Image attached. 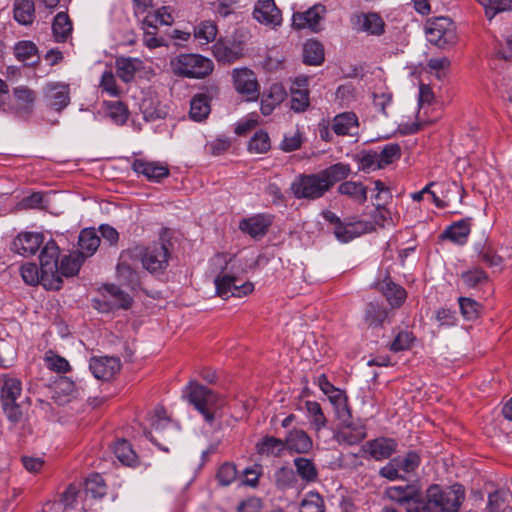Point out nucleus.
Listing matches in <instances>:
<instances>
[{
  "mask_svg": "<svg viewBox=\"0 0 512 512\" xmlns=\"http://www.w3.org/2000/svg\"><path fill=\"white\" fill-rule=\"evenodd\" d=\"M255 451L261 457L279 458L285 451V443L283 439L266 435L256 443Z\"/></svg>",
  "mask_w": 512,
  "mask_h": 512,
  "instance_id": "27",
  "label": "nucleus"
},
{
  "mask_svg": "<svg viewBox=\"0 0 512 512\" xmlns=\"http://www.w3.org/2000/svg\"><path fill=\"white\" fill-rule=\"evenodd\" d=\"M240 279L228 274H220L215 278L216 293L223 299L230 297H244L254 291V284L250 281L240 283Z\"/></svg>",
  "mask_w": 512,
  "mask_h": 512,
  "instance_id": "8",
  "label": "nucleus"
},
{
  "mask_svg": "<svg viewBox=\"0 0 512 512\" xmlns=\"http://www.w3.org/2000/svg\"><path fill=\"white\" fill-rule=\"evenodd\" d=\"M324 182L320 172L300 174L295 177L290 189L297 199L316 200L328 192L327 185Z\"/></svg>",
  "mask_w": 512,
  "mask_h": 512,
  "instance_id": "5",
  "label": "nucleus"
},
{
  "mask_svg": "<svg viewBox=\"0 0 512 512\" xmlns=\"http://www.w3.org/2000/svg\"><path fill=\"white\" fill-rule=\"evenodd\" d=\"M463 283L468 288H477L486 284L489 280L488 274L481 268H474L461 274Z\"/></svg>",
  "mask_w": 512,
  "mask_h": 512,
  "instance_id": "50",
  "label": "nucleus"
},
{
  "mask_svg": "<svg viewBox=\"0 0 512 512\" xmlns=\"http://www.w3.org/2000/svg\"><path fill=\"white\" fill-rule=\"evenodd\" d=\"M169 255L165 244L154 243L144 250L141 262L143 267L150 273L162 272L168 266Z\"/></svg>",
  "mask_w": 512,
  "mask_h": 512,
  "instance_id": "12",
  "label": "nucleus"
},
{
  "mask_svg": "<svg viewBox=\"0 0 512 512\" xmlns=\"http://www.w3.org/2000/svg\"><path fill=\"white\" fill-rule=\"evenodd\" d=\"M213 55L220 62L230 63L241 56V49L229 41L219 39L213 45Z\"/></svg>",
  "mask_w": 512,
  "mask_h": 512,
  "instance_id": "37",
  "label": "nucleus"
},
{
  "mask_svg": "<svg viewBox=\"0 0 512 512\" xmlns=\"http://www.w3.org/2000/svg\"><path fill=\"white\" fill-rule=\"evenodd\" d=\"M271 147L270 138L267 132L259 130L255 132L248 143V150L251 153H266Z\"/></svg>",
  "mask_w": 512,
  "mask_h": 512,
  "instance_id": "53",
  "label": "nucleus"
},
{
  "mask_svg": "<svg viewBox=\"0 0 512 512\" xmlns=\"http://www.w3.org/2000/svg\"><path fill=\"white\" fill-rule=\"evenodd\" d=\"M85 257L78 252H71L65 255L59 263V275L65 277H73L78 274Z\"/></svg>",
  "mask_w": 512,
  "mask_h": 512,
  "instance_id": "40",
  "label": "nucleus"
},
{
  "mask_svg": "<svg viewBox=\"0 0 512 512\" xmlns=\"http://www.w3.org/2000/svg\"><path fill=\"white\" fill-rule=\"evenodd\" d=\"M317 384L321 391L328 395L333 403L345 404V397L342 395L340 390L334 387L325 374H321L317 377Z\"/></svg>",
  "mask_w": 512,
  "mask_h": 512,
  "instance_id": "54",
  "label": "nucleus"
},
{
  "mask_svg": "<svg viewBox=\"0 0 512 512\" xmlns=\"http://www.w3.org/2000/svg\"><path fill=\"white\" fill-rule=\"evenodd\" d=\"M85 493L94 499H101L107 493L104 478L98 474H91L85 481Z\"/></svg>",
  "mask_w": 512,
  "mask_h": 512,
  "instance_id": "48",
  "label": "nucleus"
},
{
  "mask_svg": "<svg viewBox=\"0 0 512 512\" xmlns=\"http://www.w3.org/2000/svg\"><path fill=\"white\" fill-rule=\"evenodd\" d=\"M104 304L109 309H129L133 303V298L115 284H105L102 287Z\"/></svg>",
  "mask_w": 512,
  "mask_h": 512,
  "instance_id": "21",
  "label": "nucleus"
},
{
  "mask_svg": "<svg viewBox=\"0 0 512 512\" xmlns=\"http://www.w3.org/2000/svg\"><path fill=\"white\" fill-rule=\"evenodd\" d=\"M271 223L272 220L269 215L256 214L242 219L239 223V229L253 238H258L267 233Z\"/></svg>",
  "mask_w": 512,
  "mask_h": 512,
  "instance_id": "23",
  "label": "nucleus"
},
{
  "mask_svg": "<svg viewBox=\"0 0 512 512\" xmlns=\"http://www.w3.org/2000/svg\"><path fill=\"white\" fill-rule=\"evenodd\" d=\"M153 0H133V11L142 18L144 28L156 29L159 25H171L174 21L170 7L163 6L152 10Z\"/></svg>",
  "mask_w": 512,
  "mask_h": 512,
  "instance_id": "6",
  "label": "nucleus"
},
{
  "mask_svg": "<svg viewBox=\"0 0 512 512\" xmlns=\"http://www.w3.org/2000/svg\"><path fill=\"white\" fill-rule=\"evenodd\" d=\"M398 447L395 439L389 437H378L367 441L362 445L361 450L367 453L372 459L382 461L393 455Z\"/></svg>",
  "mask_w": 512,
  "mask_h": 512,
  "instance_id": "14",
  "label": "nucleus"
},
{
  "mask_svg": "<svg viewBox=\"0 0 512 512\" xmlns=\"http://www.w3.org/2000/svg\"><path fill=\"white\" fill-rule=\"evenodd\" d=\"M415 341V337L411 331L402 330L397 333L394 340L390 344V350L392 352H400L409 350Z\"/></svg>",
  "mask_w": 512,
  "mask_h": 512,
  "instance_id": "56",
  "label": "nucleus"
},
{
  "mask_svg": "<svg viewBox=\"0 0 512 512\" xmlns=\"http://www.w3.org/2000/svg\"><path fill=\"white\" fill-rule=\"evenodd\" d=\"M511 494L504 489L496 490L489 494L487 511L488 512H507L509 510V499Z\"/></svg>",
  "mask_w": 512,
  "mask_h": 512,
  "instance_id": "47",
  "label": "nucleus"
},
{
  "mask_svg": "<svg viewBox=\"0 0 512 512\" xmlns=\"http://www.w3.org/2000/svg\"><path fill=\"white\" fill-rule=\"evenodd\" d=\"M334 234L339 241L346 243L357 237L360 232L355 224L341 222L339 226L334 228Z\"/></svg>",
  "mask_w": 512,
  "mask_h": 512,
  "instance_id": "64",
  "label": "nucleus"
},
{
  "mask_svg": "<svg viewBox=\"0 0 512 512\" xmlns=\"http://www.w3.org/2000/svg\"><path fill=\"white\" fill-rule=\"evenodd\" d=\"M45 97L53 109L61 111L70 102L69 86L61 83L48 84L45 90Z\"/></svg>",
  "mask_w": 512,
  "mask_h": 512,
  "instance_id": "28",
  "label": "nucleus"
},
{
  "mask_svg": "<svg viewBox=\"0 0 512 512\" xmlns=\"http://www.w3.org/2000/svg\"><path fill=\"white\" fill-rule=\"evenodd\" d=\"M367 436L366 427L363 424L351 423L343 426L335 435L340 445L353 446L361 443Z\"/></svg>",
  "mask_w": 512,
  "mask_h": 512,
  "instance_id": "26",
  "label": "nucleus"
},
{
  "mask_svg": "<svg viewBox=\"0 0 512 512\" xmlns=\"http://www.w3.org/2000/svg\"><path fill=\"white\" fill-rule=\"evenodd\" d=\"M171 68L177 76L201 79L213 71L214 65L209 58L199 54H180L171 60Z\"/></svg>",
  "mask_w": 512,
  "mask_h": 512,
  "instance_id": "4",
  "label": "nucleus"
},
{
  "mask_svg": "<svg viewBox=\"0 0 512 512\" xmlns=\"http://www.w3.org/2000/svg\"><path fill=\"white\" fill-rule=\"evenodd\" d=\"M297 475L307 483H313L318 480V470L313 460L297 457L293 460Z\"/></svg>",
  "mask_w": 512,
  "mask_h": 512,
  "instance_id": "42",
  "label": "nucleus"
},
{
  "mask_svg": "<svg viewBox=\"0 0 512 512\" xmlns=\"http://www.w3.org/2000/svg\"><path fill=\"white\" fill-rule=\"evenodd\" d=\"M37 52V46L32 41H19L14 47L15 57L27 65L38 61Z\"/></svg>",
  "mask_w": 512,
  "mask_h": 512,
  "instance_id": "44",
  "label": "nucleus"
},
{
  "mask_svg": "<svg viewBox=\"0 0 512 512\" xmlns=\"http://www.w3.org/2000/svg\"><path fill=\"white\" fill-rule=\"evenodd\" d=\"M465 498L460 485L442 488L437 484L430 485L425 498L415 507H408L407 512H457Z\"/></svg>",
  "mask_w": 512,
  "mask_h": 512,
  "instance_id": "2",
  "label": "nucleus"
},
{
  "mask_svg": "<svg viewBox=\"0 0 512 512\" xmlns=\"http://www.w3.org/2000/svg\"><path fill=\"white\" fill-rule=\"evenodd\" d=\"M309 106V93L307 90H292L291 92V109L294 112H304Z\"/></svg>",
  "mask_w": 512,
  "mask_h": 512,
  "instance_id": "62",
  "label": "nucleus"
},
{
  "mask_svg": "<svg viewBox=\"0 0 512 512\" xmlns=\"http://www.w3.org/2000/svg\"><path fill=\"white\" fill-rule=\"evenodd\" d=\"M107 115L110 119L118 124H124L128 119V109L121 101H111L107 103Z\"/></svg>",
  "mask_w": 512,
  "mask_h": 512,
  "instance_id": "55",
  "label": "nucleus"
},
{
  "mask_svg": "<svg viewBox=\"0 0 512 512\" xmlns=\"http://www.w3.org/2000/svg\"><path fill=\"white\" fill-rule=\"evenodd\" d=\"M151 425L157 434H162L164 431H175L174 425L171 420L166 417L163 409H156L154 416L151 419Z\"/></svg>",
  "mask_w": 512,
  "mask_h": 512,
  "instance_id": "59",
  "label": "nucleus"
},
{
  "mask_svg": "<svg viewBox=\"0 0 512 512\" xmlns=\"http://www.w3.org/2000/svg\"><path fill=\"white\" fill-rule=\"evenodd\" d=\"M217 33V25L213 21L205 20L194 28L193 34L200 45H207L215 40Z\"/></svg>",
  "mask_w": 512,
  "mask_h": 512,
  "instance_id": "45",
  "label": "nucleus"
},
{
  "mask_svg": "<svg viewBox=\"0 0 512 512\" xmlns=\"http://www.w3.org/2000/svg\"><path fill=\"white\" fill-rule=\"evenodd\" d=\"M300 512H324V500L317 492H309L301 502Z\"/></svg>",
  "mask_w": 512,
  "mask_h": 512,
  "instance_id": "58",
  "label": "nucleus"
},
{
  "mask_svg": "<svg viewBox=\"0 0 512 512\" xmlns=\"http://www.w3.org/2000/svg\"><path fill=\"white\" fill-rule=\"evenodd\" d=\"M326 12V7L320 3L313 5L305 12H294L292 26L297 30L309 29L312 32H318L321 30V22Z\"/></svg>",
  "mask_w": 512,
  "mask_h": 512,
  "instance_id": "11",
  "label": "nucleus"
},
{
  "mask_svg": "<svg viewBox=\"0 0 512 512\" xmlns=\"http://www.w3.org/2000/svg\"><path fill=\"white\" fill-rule=\"evenodd\" d=\"M485 9V14L492 19L496 14L503 11H512V0H476Z\"/></svg>",
  "mask_w": 512,
  "mask_h": 512,
  "instance_id": "51",
  "label": "nucleus"
},
{
  "mask_svg": "<svg viewBox=\"0 0 512 512\" xmlns=\"http://www.w3.org/2000/svg\"><path fill=\"white\" fill-rule=\"evenodd\" d=\"M115 457L126 466L134 467L138 464V456L132 445L125 439L118 440L113 448Z\"/></svg>",
  "mask_w": 512,
  "mask_h": 512,
  "instance_id": "43",
  "label": "nucleus"
},
{
  "mask_svg": "<svg viewBox=\"0 0 512 512\" xmlns=\"http://www.w3.org/2000/svg\"><path fill=\"white\" fill-rule=\"evenodd\" d=\"M319 172L329 191L336 183L341 181L344 182V180L349 177L352 171L349 164L338 162Z\"/></svg>",
  "mask_w": 512,
  "mask_h": 512,
  "instance_id": "30",
  "label": "nucleus"
},
{
  "mask_svg": "<svg viewBox=\"0 0 512 512\" xmlns=\"http://www.w3.org/2000/svg\"><path fill=\"white\" fill-rule=\"evenodd\" d=\"M13 17L20 25H31L35 20L34 0H15L13 4Z\"/></svg>",
  "mask_w": 512,
  "mask_h": 512,
  "instance_id": "33",
  "label": "nucleus"
},
{
  "mask_svg": "<svg viewBox=\"0 0 512 512\" xmlns=\"http://www.w3.org/2000/svg\"><path fill=\"white\" fill-rule=\"evenodd\" d=\"M386 496L399 505H406V509L415 507L421 502L422 494L415 485L407 484L405 486H391L385 491Z\"/></svg>",
  "mask_w": 512,
  "mask_h": 512,
  "instance_id": "16",
  "label": "nucleus"
},
{
  "mask_svg": "<svg viewBox=\"0 0 512 512\" xmlns=\"http://www.w3.org/2000/svg\"><path fill=\"white\" fill-rule=\"evenodd\" d=\"M232 80L237 93L245 96L248 101H254L259 97V83L251 69L246 67L233 69Z\"/></svg>",
  "mask_w": 512,
  "mask_h": 512,
  "instance_id": "9",
  "label": "nucleus"
},
{
  "mask_svg": "<svg viewBox=\"0 0 512 512\" xmlns=\"http://www.w3.org/2000/svg\"><path fill=\"white\" fill-rule=\"evenodd\" d=\"M131 169L138 175L146 178L147 181L160 183L169 177L170 170L166 163L149 160L147 158H136L131 163Z\"/></svg>",
  "mask_w": 512,
  "mask_h": 512,
  "instance_id": "10",
  "label": "nucleus"
},
{
  "mask_svg": "<svg viewBox=\"0 0 512 512\" xmlns=\"http://www.w3.org/2000/svg\"><path fill=\"white\" fill-rule=\"evenodd\" d=\"M72 22L66 12H59L53 19L52 33L56 42H65L72 33Z\"/></svg>",
  "mask_w": 512,
  "mask_h": 512,
  "instance_id": "39",
  "label": "nucleus"
},
{
  "mask_svg": "<svg viewBox=\"0 0 512 512\" xmlns=\"http://www.w3.org/2000/svg\"><path fill=\"white\" fill-rule=\"evenodd\" d=\"M337 192L359 205H363L368 199L367 187L360 181H344L338 186Z\"/></svg>",
  "mask_w": 512,
  "mask_h": 512,
  "instance_id": "32",
  "label": "nucleus"
},
{
  "mask_svg": "<svg viewBox=\"0 0 512 512\" xmlns=\"http://www.w3.org/2000/svg\"><path fill=\"white\" fill-rule=\"evenodd\" d=\"M44 237L41 233L21 232L12 242V250L24 257L34 255L43 244Z\"/></svg>",
  "mask_w": 512,
  "mask_h": 512,
  "instance_id": "17",
  "label": "nucleus"
},
{
  "mask_svg": "<svg viewBox=\"0 0 512 512\" xmlns=\"http://www.w3.org/2000/svg\"><path fill=\"white\" fill-rule=\"evenodd\" d=\"M478 257L481 262L489 267H500L503 263V258L490 245L483 246L479 251Z\"/></svg>",
  "mask_w": 512,
  "mask_h": 512,
  "instance_id": "61",
  "label": "nucleus"
},
{
  "mask_svg": "<svg viewBox=\"0 0 512 512\" xmlns=\"http://www.w3.org/2000/svg\"><path fill=\"white\" fill-rule=\"evenodd\" d=\"M303 61L308 65H320L324 61L323 45L315 40H309L303 47Z\"/></svg>",
  "mask_w": 512,
  "mask_h": 512,
  "instance_id": "46",
  "label": "nucleus"
},
{
  "mask_svg": "<svg viewBox=\"0 0 512 512\" xmlns=\"http://www.w3.org/2000/svg\"><path fill=\"white\" fill-rule=\"evenodd\" d=\"M425 31L427 40L439 48H445L456 43V30L449 18L439 17L428 22Z\"/></svg>",
  "mask_w": 512,
  "mask_h": 512,
  "instance_id": "7",
  "label": "nucleus"
},
{
  "mask_svg": "<svg viewBox=\"0 0 512 512\" xmlns=\"http://www.w3.org/2000/svg\"><path fill=\"white\" fill-rule=\"evenodd\" d=\"M394 313L382 302L370 301L365 305L363 312L364 324L370 329H379L385 323H390Z\"/></svg>",
  "mask_w": 512,
  "mask_h": 512,
  "instance_id": "13",
  "label": "nucleus"
},
{
  "mask_svg": "<svg viewBox=\"0 0 512 512\" xmlns=\"http://www.w3.org/2000/svg\"><path fill=\"white\" fill-rule=\"evenodd\" d=\"M381 292L389 303V309H391L392 312L393 309L400 308L407 298L406 290L390 279L384 280L383 284L381 285Z\"/></svg>",
  "mask_w": 512,
  "mask_h": 512,
  "instance_id": "31",
  "label": "nucleus"
},
{
  "mask_svg": "<svg viewBox=\"0 0 512 512\" xmlns=\"http://www.w3.org/2000/svg\"><path fill=\"white\" fill-rule=\"evenodd\" d=\"M22 393V382L16 377L3 376V384L0 390L2 402H15Z\"/></svg>",
  "mask_w": 512,
  "mask_h": 512,
  "instance_id": "41",
  "label": "nucleus"
},
{
  "mask_svg": "<svg viewBox=\"0 0 512 512\" xmlns=\"http://www.w3.org/2000/svg\"><path fill=\"white\" fill-rule=\"evenodd\" d=\"M395 459L398 460L397 464L399 466L400 471H403L404 473L414 472L421 462L419 455L414 451L408 452L403 457H395Z\"/></svg>",
  "mask_w": 512,
  "mask_h": 512,
  "instance_id": "60",
  "label": "nucleus"
},
{
  "mask_svg": "<svg viewBox=\"0 0 512 512\" xmlns=\"http://www.w3.org/2000/svg\"><path fill=\"white\" fill-rule=\"evenodd\" d=\"M472 218H464L453 222L440 234L441 240H448L457 245H465L471 233Z\"/></svg>",
  "mask_w": 512,
  "mask_h": 512,
  "instance_id": "19",
  "label": "nucleus"
},
{
  "mask_svg": "<svg viewBox=\"0 0 512 512\" xmlns=\"http://www.w3.org/2000/svg\"><path fill=\"white\" fill-rule=\"evenodd\" d=\"M286 97V91L281 84H272L266 89L261 97L260 110L264 116L272 114L274 109L280 105Z\"/></svg>",
  "mask_w": 512,
  "mask_h": 512,
  "instance_id": "25",
  "label": "nucleus"
},
{
  "mask_svg": "<svg viewBox=\"0 0 512 512\" xmlns=\"http://www.w3.org/2000/svg\"><path fill=\"white\" fill-rule=\"evenodd\" d=\"M216 477L220 485H230L237 477L236 466L228 462L222 464L217 471Z\"/></svg>",
  "mask_w": 512,
  "mask_h": 512,
  "instance_id": "63",
  "label": "nucleus"
},
{
  "mask_svg": "<svg viewBox=\"0 0 512 512\" xmlns=\"http://www.w3.org/2000/svg\"><path fill=\"white\" fill-rule=\"evenodd\" d=\"M183 394L188 403L193 406L210 427H213L222 419L223 409L227 405L224 395L194 380L188 382Z\"/></svg>",
  "mask_w": 512,
  "mask_h": 512,
  "instance_id": "1",
  "label": "nucleus"
},
{
  "mask_svg": "<svg viewBox=\"0 0 512 512\" xmlns=\"http://www.w3.org/2000/svg\"><path fill=\"white\" fill-rule=\"evenodd\" d=\"M100 245V237L94 229H83L78 238V253L82 254L85 259L92 256Z\"/></svg>",
  "mask_w": 512,
  "mask_h": 512,
  "instance_id": "38",
  "label": "nucleus"
},
{
  "mask_svg": "<svg viewBox=\"0 0 512 512\" xmlns=\"http://www.w3.org/2000/svg\"><path fill=\"white\" fill-rule=\"evenodd\" d=\"M305 406L313 428L316 431L323 429L326 426L327 420L321 405L316 401H306Z\"/></svg>",
  "mask_w": 512,
  "mask_h": 512,
  "instance_id": "49",
  "label": "nucleus"
},
{
  "mask_svg": "<svg viewBox=\"0 0 512 512\" xmlns=\"http://www.w3.org/2000/svg\"><path fill=\"white\" fill-rule=\"evenodd\" d=\"M115 65L118 77L128 83L133 80L135 73L142 68V61L138 58L120 57L116 59Z\"/></svg>",
  "mask_w": 512,
  "mask_h": 512,
  "instance_id": "35",
  "label": "nucleus"
},
{
  "mask_svg": "<svg viewBox=\"0 0 512 512\" xmlns=\"http://www.w3.org/2000/svg\"><path fill=\"white\" fill-rule=\"evenodd\" d=\"M253 17L261 24L279 26L282 23L281 11L274 0H259L254 7Z\"/></svg>",
  "mask_w": 512,
  "mask_h": 512,
  "instance_id": "18",
  "label": "nucleus"
},
{
  "mask_svg": "<svg viewBox=\"0 0 512 512\" xmlns=\"http://www.w3.org/2000/svg\"><path fill=\"white\" fill-rule=\"evenodd\" d=\"M359 120L354 112L336 115L331 124L332 131L338 136H355L358 134Z\"/></svg>",
  "mask_w": 512,
  "mask_h": 512,
  "instance_id": "22",
  "label": "nucleus"
},
{
  "mask_svg": "<svg viewBox=\"0 0 512 512\" xmlns=\"http://www.w3.org/2000/svg\"><path fill=\"white\" fill-rule=\"evenodd\" d=\"M211 96H208L205 93H198L193 96L190 101V118L194 121L201 122L206 119L210 114Z\"/></svg>",
  "mask_w": 512,
  "mask_h": 512,
  "instance_id": "36",
  "label": "nucleus"
},
{
  "mask_svg": "<svg viewBox=\"0 0 512 512\" xmlns=\"http://www.w3.org/2000/svg\"><path fill=\"white\" fill-rule=\"evenodd\" d=\"M285 449L290 453L306 454L309 453L313 447L311 437L302 429L294 428L287 432L283 439Z\"/></svg>",
  "mask_w": 512,
  "mask_h": 512,
  "instance_id": "20",
  "label": "nucleus"
},
{
  "mask_svg": "<svg viewBox=\"0 0 512 512\" xmlns=\"http://www.w3.org/2000/svg\"><path fill=\"white\" fill-rule=\"evenodd\" d=\"M130 251H123L117 264V279L121 285L135 289L139 286L140 278L138 272L128 263Z\"/></svg>",
  "mask_w": 512,
  "mask_h": 512,
  "instance_id": "24",
  "label": "nucleus"
},
{
  "mask_svg": "<svg viewBox=\"0 0 512 512\" xmlns=\"http://www.w3.org/2000/svg\"><path fill=\"white\" fill-rule=\"evenodd\" d=\"M60 248L54 240H49L40 252L42 285L47 290H59L63 280L59 275Z\"/></svg>",
  "mask_w": 512,
  "mask_h": 512,
  "instance_id": "3",
  "label": "nucleus"
},
{
  "mask_svg": "<svg viewBox=\"0 0 512 512\" xmlns=\"http://www.w3.org/2000/svg\"><path fill=\"white\" fill-rule=\"evenodd\" d=\"M13 95L17 105H10L8 111L15 114H29L32 112L35 101V92L32 89L27 86H18L13 89Z\"/></svg>",
  "mask_w": 512,
  "mask_h": 512,
  "instance_id": "29",
  "label": "nucleus"
},
{
  "mask_svg": "<svg viewBox=\"0 0 512 512\" xmlns=\"http://www.w3.org/2000/svg\"><path fill=\"white\" fill-rule=\"evenodd\" d=\"M23 281L28 285L42 284V271L35 263H25L20 268Z\"/></svg>",
  "mask_w": 512,
  "mask_h": 512,
  "instance_id": "57",
  "label": "nucleus"
},
{
  "mask_svg": "<svg viewBox=\"0 0 512 512\" xmlns=\"http://www.w3.org/2000/svg\"><path fill=\"white\" fill-rule=\"evenodd\" d=\"M354 24L361 25V30L372 35H381L384 32V22L376 13L355 15L352 18Z\"/></svg>",
  "mask_w": 512,
  "mask_h": 512,
  "instance_id": "34",
  "label": "nucleus"
},
{
  "mask_svg": "<svg viewBox=\"0 0 512 512\" xmlns=\"http://www.w3.org/2000/svg\"><path fill=\"white\" fill-rule=\"evenodd\" d=\"M381 168H384L401 157V147L397 143H389L383 146L380 152H377Z\"/></svg>",
  "mask_w": 512,
  "mask_h": 512,
  "instance_id": "52",
  "label": "nucleus"
},
{
  "mask_svg": "<svg viewBox=\"0 0 512 512\" xmlns=\"http://www.w3.org/2000/svg\"><path fill=\"white\" fill-rule=\"evenodd\" d=\"M89 368L95 378L109 381L120 371L121 362L116 357H93L90 360Z\"/></svg>",
  "mask_w": 512,
  "mask_h": 512,
  "instance_id": "15",
  "label": "nucleus"
}]
</instances>
